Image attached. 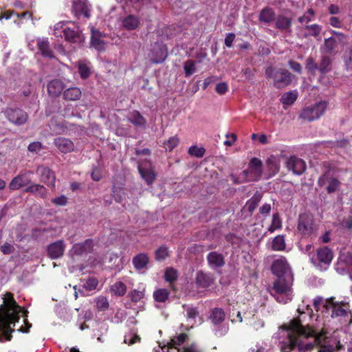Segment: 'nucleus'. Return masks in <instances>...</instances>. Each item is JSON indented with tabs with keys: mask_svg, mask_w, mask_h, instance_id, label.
Returning <instances> with one entry per match:
<instances>
[{
	"mask_svg": "<svg viewBox=\"0 0 352 352\" xmlns=\"http://www.w3.org/2000/svg\"><path fill=\"white\" fill-rule=\"evenodd\" d=\"M290 333L289 343L284 352L311 351L315 346L318 352H334L342 348L339 341L332 340L323 331L318 333L309 325H302L298 319L292 320L288 325Z\"/></svg>",
	"mask_w": 352,
	"mask_h": 352,
	"instance_id": "1",
	"label": "nucleus"
},
{
	"mask_svg": "<svg viewBox=\"0 0 352 352\" xmlns=\"http://www.w3.org/2000/svg\"><path fill=\"white\" fill-rule=\"evenodd\" d=\"M23 312V316L26 320L28 311L19 306L14 299L11 293H6L3 298V304L0 307V342L4 339L11 340V333L14 331L12 325L14 327L20 318V313Z\"/></svg>",
	"mask_w": 352,
	"mask_h": 352,
	"instance_id": "2",
	"label": "nucleus"
},
{
	"mask_svg": "<svg viewBox=\"0 0 352 352\" xmlns=\"http://www.w3.org/2000/svg\"><path fill=\"white\" fill-rule=\"evenodd\" d=\"M294 277L280 276L274 281L270 292L278 302L287 303L292 300V286Z\"/></svg>",
	"mask_w": 352,
	"mask_h": 352,
	"instance_id": "3",
	"label": "nucleus"
},
{
	"mask_svg": "<svg viewBox=\"0 0 352 352\" xmlns=\"http://www.w3.org/2000/svg\"><path fill=\"white\" fill-rule=\"evenodd\" d=\"M265 76L267 78L274 80V86L278 89H283L290 85L294 77L288 70L283 68L276 69L272 66L265 69Z\"/></svg>",
	"mask_w": 352,
	"mask_h": 352,
	"instance_id": "4",
	"label": "nucleus"
},
{
	"mask_svg": "<svg viewBox=\"0 0 352 352\" xmlns=\"http://www.w3.org/2000/svg\"><path fill=\"white\" fill-rule=\"evenodd\" d=\"M323 307L326 310L331 309V317L332 318H340L346 322V320L350 316L351 309L349 302L345 301H334V298L331 297L325 300Z\"/></svg>",
	"mask_w": 352,
	"mask_h": 352,
	"instance_id": "5",
	"label": "nucleus"
},
{
	"mask_svg": "<svg viewBox=\"0 0 352 352\" xmlns=\"http://www.w3.org/2000/svg\"><path fill=\"white\" fill-rule=\"evenodd\" d=\"M63 23H57L54 27V34L56 36L64 37L70 43H78L83 41L84 38L78 27H64Z\"/></svg>",
	"mask_w": 352,
	"mask_h": 352,
	"instance_id": "6",
	"label": "nucleus"
},
{
	"mask_svg": "<svg viewBox=\"0 0 352 352\" xmlns=\"http://www.w3.org/2000/svg\"><path fill=\"white\" fill-rule=\"evenodd\" d=\"M263 174V163L257 157H253L248 164V168L241 173V177L245 182H256Z\"/></svg>",
	"mask_w": 352,
	"mask_h": 352,
	"instance_id": "7",
	"label": "nucleus"
},
{
	"mask_svg": "<svg viewBox=\"0 0 352 352\" xmlns=\"http://www.w3.org/2000/svg\"><path fill=\"white\" fill-rule=\"evenodd\" d=\"M327 107V102L324 101L307 107L301 111L299 118L308 122L314 121L318 119L324 113Z\"/></svg>",
	"mask_w": 352,
	"mask_h": 352,
	"instance_id": "8",
	"label": "nucleus"
},
{
	"mask_svg": "<svg viewBox=\"0 0 352 352\" xmlns=\"http://www.w3.org/2000/svg\"><path fill=\"white\" fill-rule=\"evenodd\" d=\"M298 232L303 236H309L315 230L314 219L309 213H303L300 214L298 226Z\"/></svg>",
	"mask_w": 352,
	"mask_h": 352,
	"instance_id": "9",
	"label": "nucleus"
},
{
	"mask_svg": "<svg viewBox=\"0 0 352 352\" xmlns=\"http://www.w3.org/2000/svg\"><path fill=\"white\" fill-rule=\"evenodd\" d=\"M138 169L141 177L148 185H151L155 180L156 173L151 162L148 160H143L138 162Z\"/></svg>",
	"mask_w": 352,
	"mask_h": 352,
	"instance_id": "10",
	"label": "nucleus"
},
{
	"mask_svg": "<svg viewBox=\"0 0 352 352\" xmlns=\"http://www.w3.org/2000/svg\"><path fill=\"white\" fill-rule=\"evenodd\" d=\"M272 272L276 277L286 276L287 275L293 276L292 270L286 258L283 256L274 261L272 265Z\"/></svg>",
	"mask_w": 352,
	"mask_h": 352,
	"instance_id": "11",
	"label": "nucleus"
},
{
	"mask_svg": "<svg viewBox=\"0 0 352 352\" xmlns=\"http://www.w3.org/2000/svg\"><path fill=\"white\" fill-rule=\"evenodd\" d=\"M318 183L320 187L326 186V190L329 194L337 191L341 184L337 178L331 176L329 173H325L320 176Z\"/></svg>",
	"mask_w": 352,
	"mask_h": 352,
	"instance_id": "12",
	"label": "nucleus"
},
{
	"mask_svg": "<svg viewBox=\"0 0 352 352\" xmlns=\"http://www.w3.org/2000/svg\"><path fill=\"white\" fill-rule=\"evenodd\" d=\"M6 114L9 121L16 125L25 124L28 119V113L20 109H7Z\"/></svg>",
	"mask_w": 352,
	"mask_h": 352,
	"instance_id": "13",
	"label": "nucleus"
},
{
	"mask_svg": "<svg viewBox=\"0 0 352 352\" xmlns=\"http://www.w3.org/2000/svg\"><path fill=\"white\" fill-rule=\"evenodd\" d=\"M65 244L63 240H58L47 246V255L51 259H57L63 256Z\"/></svg>",
	"mask_w": 352,
	"mask_h": 352,
	"instance_id": "14",
	"label": "nucleus"
},
{
	"mask_svg": "<svg viewBox=\"0 0 352 352\" xmlns=\"http://www.w3.org/2000/svg\"><path fill=\"white\" fill-rule=\"evenodd\" d=\"M286 166L289 170L298 175L302 174L306 169L305 162L296 156H292L287 159Z\"/></svg>",
	"mask_w": 352,
	"mask_h": 352,
	"instance_id": "15",
	"label": "nucleus"
},
{
	"mask_svg": "<svg viewBox=\"0 0 352 352\" xmlns=\"http://www.w3.org/2000/svg\"><path fill=\"white\" fill-rule=\"evenodd\" d=\"M94 248V241L92 239H86L82 243H76L72 247V252L74 254L81 256L83 254H87L93 250Z\"/></svg>",
	"mask_w": 352,
	"mask_h": 352,
	"instance_id": "16",
	"label": "nucleus"
},
{
	"mask_svg": "<svg viewBox=\"0 0 352 352\" xmlns=\"http://www.w3.org/2000/svg\"><path fill=\"white\" fill-rule=\"evenodd\" d=\"M72 11L78 17L80 16L87 19L90 17V10L85 0H75L73 2Z\"/></svg>",
	"mask_w": 352,
	"mask_h": 352,
	"instance_id": "17",
	"label": "nucleus"
},
{
	"mask_svg": "<svg viewBox=\"0 0 352 352\" xmlns=\"http://www.w3.org/2000/svg\"><path fill=\"white\" fill-rule=\"evenodd\" d=\"M41 175V181L48 186H55L56 177L54 173L48 167L40 166L36 170Z\"/></svg>",
	"mask_w": 352,
	"mask_h": 352,
	"instance_id": "18",
	"label": "nucleus"
},
{
	"mask_svg": "<svg viewBox=\"0 0 352 352\" xmlns=\"http://www.w3.org/2000/svg\"><path fill=\"white\" fill-rule=\"evenodd\" d=\"M54 143L61 153H70L74 150V144L69 139L58 137L54 139Z\"/></svg>",
	"mask_w": 352,
	"mask_h": 352,
	"instance_id": "19",
	"label": "nucleus"
},
{
	"mask_svg": "<svg viewBox=\"0 0 352 352\" xmlns=\"http://www.w3.org/2000/svg\"><path fill=\"white\" fill-rule=\"evenodd\" d=\"M30 184L31 180L26 174H20L12 179L9 184V188L15 190Z\"/></svg>",
	"mask_w": 352,
	"mask_h": 352,
	"instance_id": "20",
	"label": "nucleus"
},
{
	"mask_svg": "<svg viewBox=\"0 0 352 352\" xmlns=\"http://www.w3.org/2000/svg\"><path fill=\"white\" fill-rule=\"evenodd\" d=\"M207 261L212 269L222 267L225 265L223 255L217 252H211L207 256Z\"/></svg>",
	"mask_w": 352,
	"mask_h": 352,
	"instance_id": "21",
	"label": "nucleus"
},
{
	"mask_svg": "<svg viewBox=\"0 0 352 352\" xmlns=\"http://www.w3.org/2000/svg\"><path fill=\"white\" fill-rule=\"evenodd\" d=\"M214 279L211 275L203 272H198L196 274L195 283L198 287L206 288L212 285Z\"/></svg>",
	"mask_w": 352,
	"mask_h": 352,
	"instance_id": "22",
	"label": "nucleus"
},
{
	"mask_svg": "<svg viewBox=\"0 0 352 352\" xmlns=\"http://www.w3.org/2000/svg\"><path fill=\"white\" fill-rule=\"evenodd\" d=\"M65 88L64 83L58 79L51 80L47 85V91L52 96H59Z\"/></svg>",
	"mask_w": 352,
	"mask_h": 352,
	"instance_id": "23",
	"label": "nucleus"
},
{
	"mask_svg": "<svg viewBox=\"0 0 352 352\" xmlns=\"http://www.w3.org/2000/svg\"><path fill=\"white\" fill-rule=\"evenodd\" d=\"M292 23V18L287 17L284 15H278L276 19L275 28L280 31L290 32Z\"/></svg>",
	"mask_w": 352,
	"mask_h": 352,
	"instance_id": "24",
	"label": "nucleus"
},
{
	"mask_svg": "<svg viewBox=\"0 0 352 352\" xmlns=\"http://www.w3.org/2000/svg\"><path fill=\"white\" fill-rule=\"evenodd\" d=\"M338 43V41H337L336 37L326 38L321 50L326 54H334L337 52Z\"/></svg>",
	"mask_w": 352,
	"mask_h": 352,
	"instance_id": "25",
	"label": "nucleus"
},
{
	"mask_svg": "<svg viewBox=\"0 0 352 352\" xmlns=\"http://www.w3.org/2000/svg\"><path fill=\"white\" fill-rule=\"evenodd\" d=\"M132 262L137 270H141L147 268L149 258L147 254L140 253L133 257Z\"/></svg>",
	"mask_w": 352,
	"mask_h": 352,
	"instance_id": "26",
	"label": "nucleus"
},
{
	"mask_svg": "<svg viewBox=\"0 0 352 352\" xmlns=\"http://www.w3.org/2000/svg\"><path fill=\"white\" fill-rule=\"evenodd\" d=\"M188 338L187 334L186 333H180L179 335L172 338L168 342L165 346H167L168 349H176L178 352H182V349H179L178 346L183 344Z\"/></svg>",
	"mask_w": 352,
	"mask_h": 352,
	"instance_id": "27",
	"label": "nucleus"
},
{
	"mask_svg": "<svg viewBox=\"0 0 352 352\" xmlns=\"http://www.w3.org/2000/svg\"><path fill=\"white\" fill-rule=\"evenodd\" d=\"M317 257L320 262L329 264L333 259V254L331 249L323 247L317 250Z\"/></svg>",
	"mask_w": 352,
	"mask_h": 352,
	"instance_id": "28",
	"label": "nucleus"
},
{
	"mask_svg": "<svg viewBox=\"0 0 352 352\" xmlns=\"http://www.w3.org/2000/svg\"><path fill=\"white\" fill-rule=\"evenodd\" d=\"M38 50L45 57L52 58L54 57L53 51L50 48L47 39L39 38L37 41Z\"/></svg>",
	"mask_w": 352,
	"mask_h": 352,
	"instance_id": "29",
	"label": "nucleus"
},
{
	"mask_svg": "<svg viewBox=\"0 0 352 352\" xmlns=\"http://www.w3.org/2000/svg\"><path fill=\"white\" fill-rule=\"evenodd\" d=\"M258 20L266 24H270L275 20V12L269 7L263 8L259 14Z\"/></svg>",
	"mask_w": 352,
	"mask_h": 352,
	"instance_id": "30",
	"label": "nucleus"
},
{
	"mask_svg": "<svg viewBox=\"0 0 352 352\" xmlns=\"http://www.w3.org/2000/svg\"><path fill=\"white\" fill-rule=\"evenodd\" d=\"M122 26L127 30H133L138 28L140 25V19L138 17L130 14L123 19L122 22Z\"/></svg>",
	"mask_w": 352,
	"mask_h": 352,
	"instance_id": "31",
	"label": "nucleus"
},
{
	"mask_svg": "<svg viewBox=\"0 0 352 352\" xmlns=\"http://www.w3.org/2000/svg\"><path fill=\"white\" fill-rule=\"evenodd\" d=\"M153 53L155 55L153 62L155 63H162L167 57V50L164 46L157 45L154 47Z\"/></svg>",
	"mask_w": 352,
	"mask_h": 352,
	"instance_id": "32",
	"label": "nucleus"
},
{
	"mask_svg": "<svg viewBox=\"0 0 352 352\" xmlns=\"http://www.w3.org/2000/svg\"><path fill=\"white\" fill-rule=\"evenodd\" d=\"M81 95V90L76 87L68 88L63 91V98L67 100H78Z\"/></svg>",
	"mask_w": 352,
	"mask_h": 352,
	"instance_id": "33",
	"label": "nucleus"
},
{
	"mask_svg": "<svg viewBox=\"0 0 352 352\" xmlns=\"http://www.w3.org/2000/svg\"><path fill=\"white\" fill-rule=\"evenodd\" d=\"M338 265L342 268L349 267L352 266V254L346 250H342L340 252L338 262Z\"/></svg>",
	"mask_w": 352,
	"mask_h": 352,
	"instance_id": "34",
	"label": "nucleus"
},
{
	"mask_svg": "<svg viewBox=\"0 0 352 352\" xmlns=\"http://www.w3.org/2000/svg\"><path fill=\"white\" fill-rule=\"evenodd\" d=\"M267 168L269 171V177L275 175L280 169V164L274 156H270L267 162Z\"/></svg>",
	"mask_w": 352,
	"mask_h": 352,
	"instance_id": "35",
	"label": "nucleus"
},
{
	"mask_svg": "<svg viewBox=\"0 0 352 352\" xmlns=\"http://www.w3.org/2000/svg\"><path fill=\"white\" fill-rule=\"evenodd\" d=\"M128 120L136 126H144L146 122L145 118L138 111H132L129 114Z\"/></svg>",
	"mask_w": 352,
	"mask_h": 352,
	"instance_id": "36",
	"label": "nucleus"
},
{
	"mask_svg": "<svg viewBox=\"0 0 352 352\" xmlns=\"http://www.w3.org/2000/svg\"><path fill=\"white\" fill-rule=\"evenodd\" d=\"M331 60L327 55L323 54L319 63V73L321 75L328 73L331 69Z\"/></svg>",
	"mask_w": 352,
	"mask_h": 352,
	"instance_id": "37",
	"label": "nucleus"
},
{
	"mask_svg": "<svg viewBox=\"0 0 352 352\" xmlns=\"http://www.w3.org/2000/svg\"><path fill=\"white\" fill-rule=\"evenodd\" d=\"M91 43L96 50L100 51L104 49V43L101 40V35L98 31L91 30Z\"/></svg>",
	"mask_w": 352,
	"mask_h": 352,
	"instance_id": "38",
	"label": "nucleus"
},
{
	"mask_svg": "<svg viewBox=\"0 0 352 352\" xmlns=\"http://www.w3.org/2000/svg\"><path fill=\"white\" fill-rule=\"evenodd\" d=\"M305 69L309 74L316 75V72H319V63L313 57L309 56L305 60Z\"/></svg>",
	"mask_w": 352,
	"mask_h": 352,
	"instance_id": "39",
	"label": "nucleus"
},
{
	"mask_svg": "<svg viewBox=\"0 0 352 352\" xmlns=\"http://www.w3.org/2000/svg\"><path fill=\"white\" fill-rule=\"evenodd\" d=\"M214 324L221 323L225 319V313L221 308H214L210 317Z\"/></svg>",
	"mask_w": 352,
	"mask_h": 352,
	"instance_id": "40",
	"label": "nucleus"
},
{
	"mask_svg": "<svg viewBox=\"0 0 352 352\" xmlns=\"http://www.w3.org/2000/svg\"><path fill=\"white\" fill-rule=\"evenodd\" d=\"M78 72L82 78L87 79L91 74L90 63L85 60L79 61Z\"/></svg>",
	"mask_w": 352,
	"mask_h": 352,
	"instance_id": "41",
	"label": "nucleus"
},
{
	"mask_svg": "<svg viewBox=\"0 0 352 352\" xmlns=\"http://www.w3.org/2000/svg\"><path fill=\"white\" fill-rule=\"evenodd\" d=\"M262 199V195L261 193H259L258 192H256L254 195L253 197L249 199L246 204H245V206L248 209V210L250 212H252L255 208L257 207L258 203L261 201Z\"/></svg>",
	"mask_w": 352,
	"mask_h": 352,
	"instance_id": "42",
	"label": "nucleus"
},
{
	"mask_svg": "<svg viewBox=\"0 0 352 352\" xmlns=\"http://www.w3.org/2000/svg\"><path fill=\"white\" fill-rule=\"evenodd\" d=\"M25 191L40 197H45L47 193L46 188L43 185L40 184L30 185L26 188Z\"/></svg>",
	"mask_w": 352,
	"mask_h": 352,
	"instance_id": "43",
	"label": "nucleus"
},
{
	"mask_svg": "<svg viewBox=\"0 0 352 352\" xmlns=\"http://www.w3.org/2000/svg\"><path fill=\"white\" fill-rule=\"evenodd\" d=\"M272 249L276 251H282L285 249V241L283 235L276 236L272 245Z\"/></svg>",
	"mask_w": 352,
	"mask_h": 352,
	"instance_id": "44",
	"label": "nucleus"
},
{
	"mask_svg": "<svg viewBox=\"0 0 352 352\" xmlns=\"http://www.w3.org/2000/svg\"><path fill=\"white\" fill-rule=\"evenodd\" d=\"M111 291L115 295L122 296L126 292V286L122 282L119 281L111 286Z\"/></svg>",
	"mask_w": 352,
	"mask_h": 352,
	"instance_id": "45",
	"label": "nucleus"
},
{
	"mask_svg": "<svg viewBox=\"0 0 352 352\" xmlns=\"http://www.w3.org/2000/svg\"><path fill=\"white\" fill-rule=\"evenodd\" d=\"M297 99L296 92L289 91L285 93L280 98V100L284 104L290 105L293 104Z\"/></svg>",
	"mask_w": 352,
	"mask_h": 352,
	"instance_id": "46",
	"label": "nucleus"
},
{
	"mask_svg": "<svg viewBox=\"0 0 352 352\" xmlns=\"http://www.w3.org/2000/svg\"><path fill=\"white\" fill-rule=\"evenodd\" d=\"M169 296V292L166 289H159L153 294L155 300L157 302H164Z\"/></svg>",
	"mask_w": 352,
	"mask_h": 352,
	"instance_id": "47",
	"label": "nucleus"
},
{
	"mask_svg": "<svg viewBox=\"0 0 352 352\" xmlns=\"http://www.w3.org/2000/svg\"><path fill=\"white\" fill-rule=\"evenodd\" d=\"M182 308L186 311L185 316L188 319H195L199 315L197 307L188 305H183Z\"/></svg>",
	"mask_w": 352,
	"mask_h": 352,
	"instance_id": "48",
	"label": "nucleus"
},
{
	"mask_svg": "<svg viewBox=\"0 0 352 352\" xmlns=\"http://www.w3.org/2000/svg\"><path fill=\"white\" fill-rule=\"evenodd\" d=\"M304 28L308 31L307 33L305 34V37H307L308 36H313L316 37L320 34L322 30L321 26L317 24L306 25L304 27Z\"/></svg>",
	"mask_w": 352,
	"mask_h": 352,
	"instance_id": "49",
	"label": "nucleus"
},
{
	"mask_svg": "<svg viewBox=\"0 0 352 352\" xmlns=\"http://www.w3.org/2000/svg\"><path fill=\"white\" fill-rule=\"evenodd\" d=\"M168 256V249L166 246H160L155 252V258L157 261H162Z\"/></svg>",
	"mask_w": 352,
	"mask_h": 352,
	"instance_id": "50",
	"label": "nucleus"
},
{
	"mask_svg": "<svg viewBox=\"0 0 352 352\" xmlns=\"http://www.w3.org/2000/svg\"><path fill=\"white\" fill-rule=\"evenodd\" d=\"M184 69L186 77H189L196 72L195 63L192 60H188L184 63Z\"/></svg>",
	"mask_w": 352,
	"mask_h": 352,
	"instance_id": "51",
	"label": "nucleus"
},
{
	"mask_svg": "<svg viewBox=\"0 0 352 352\" xmlns=\"http://www.w3.org/2000/svg\"><path fill=\"white\" fill-rule=\"evenodd\" d=\"M96 305L98 310L106 311L108 309L109 304L106 297L99 296L96 300Z\"/></svg>",
	"mask_w": 352,
	"mask_h": 352,
	"instance_id": "52",
	"label": "nucleus"
},
{
	"mask_svg": "<svg viewBox=\"0 0 352 352\" xmlns=\"http://www.w3.org/2000/svg\"><path fill=\"white\" fill-rule=\"evenodd\" d=\"M344 60L346 69L348 70H352V42L349 49L345 52Z\"/></svg>",
	"mask_w": 352,
	"mask_h": 352,
	"instance_id": "53",
	"label": "nucleus"
},
{
	"mask_svg": "<svg viewBox=\"0 0 352 352\" xmlns=\"http://www.w3.org/2000/svg\"><path fill=\"white\" fill-rule=\"evenodd\" d=\"M179 142V139L176 136H173L164 143V147L166 151H171L178 145Z\"/></svg>",
	"mask_w": 352,
	"mask_h": 352,
	"instance_id": "54",
	"label": "nucleus"
},
{
	"mask_svg": "<svg viewBox=\"0 0 352 352\" xmlns=\"http://www.w3.org/2000/svg\"><path fill=\"white\" fill-rule=\"evenodd\" d=\"M178 276L177 271L173 267L166 269L164 274V277L166 281L172 283L177 280Z\"/></svg>",
	"mask_w": 352,
	"mask_h": 352,
	"instance_id": "55",
	"label": "nucleus"
},
{
	"mask_svg": "<svg viewBox=\"0 0 352 352\" xmlns=\"http://www.w3.org/2000/svg\"><path fill=\"white\" fill-rule=\"evenodd\" d=\"M250 325L254 331H258L264 327L265 323L261 319L258 318L255 315H253L252 322H250Z\"/></svg>",
	"mask_w": 352,
	"mask_h": 352,
	"instance_id": "56",
	"label": "nucleus"
},
{
	"mask_svg": "<svg viewBox=\"0 0 352 352\" xmlns=\"http://www.w3.org/2000/svg\"><path fill=\"white\" fill-rule=\"evenodd\" d=\"M205 152L206 150L203 147H197V146H192L188 148L189 155L199 158L204 155Z\"/></svg>",
	"mask_w": 352,
	"mask_h": 352,
	"instance_id": "57",
	"label": "nucleus"
},
{
	"mask_svg": "<svg viewBox=\"0 0 352 352\" xmlns=\"http://www.w3.org/2000/svg\"><path fill=\"white\" fill-rule=\"evenodd\" d=\"M281 228V219L279 217L278 213H275L272 217V225L269 228V231L273 232L275 230L279 229Z\"/></svg>",
	"mask_w": 352,
	"mask_h": 352,
	"instance_id": "58",
	"label": "nucleus"
},
{
	"mask_svg": "<svg viewBox=\"0 0 352 352\" xmlns=\"http://www.w3.org/2000/svg\"><path fill=\"white\" fill-rule=\"evenodd\" d=\"M98 284V281L96 278H89L85 282L84 287L88 291H91L96 288Z\"/></svg>",
	"mask_w": 352,
	"mask_h": 352,
	"instance_id": "59",
	"label": "nucleus"
},
{
	"mask_svg": "<svg viewBox=\"0 0 352 352\" xmlns=\"http://www.w3.org/2000/svg\"><path fill=\"white\" fill-rule=\"evenodd\" d=\"M42 148L43 146L40 142H32L28 146V149L30 152L35 153H38L40 151L42 150Z\"/></svg>",
	"mask_w": 352,
	"mask_h": 352,
	"instance_id": "60",
	"label": "nucleus"
},
{
	"mask_svg": "<svg viewBox=\"0 0 352 352\" xmlns=\"http://www.w3.org/2000/svg\"><path fill=\"white\" fill-rule=\"evenodd\" d=\"M140 341V338L139 336L136 334H130L129 336H126L124 338V342L128 344L129 345H131L136 342H139Z\"/></svg>",
	"mask_w": 352,
	"mask_h": 352,
	"instance_id": "61",
	"label": "nucleus"
},
{
	"mask_svg": "<svg viewBox=\"0 0 352 352\" xmlns=\"http://www.w3.org/2000/svg\"><path fill=\"white\" fill-rule=\"evenodd\" d=\"M288 65H289V67L294 72H296L298 74L302 73V66L299 63H298L295 60H289L288 62Z\"/></svg>",
	"mask_w": 352,
	"mask_h": 352,
	"instance_id": "62",
	"label": "nucleus"
},
{
	"mask_svg": "<svg viewBox=\"0 0 352 352\" xmlns=\"http://www.w3.org/2000/svg\"><path fill=\"white\" fill-rule=\"evenodd\" d=\"M1 251L4 254H10L14 251V248L12 245H11L9 243H5L1 247Z\"/></svg>",
	"mask_w": 352,
	"mask_h": 352,
	"instance_id": "63",
	"label": "nucleus"
},
{
	"mask_svg": "<svg viewBox=\"0 0 352 352\" xmlns=\"http://www.w3.org/2000/svg\"><path fill=\"white\" fill-rule=\"evenodd\" d=\"M182 352H202V351L195 344H192L189 346L184 347Z\"/></svg>",
	"mask_w": 352,
	"mask_h": 352,
	"instance_id": "64",
	"label": "nucleus"
}]
</instances>
